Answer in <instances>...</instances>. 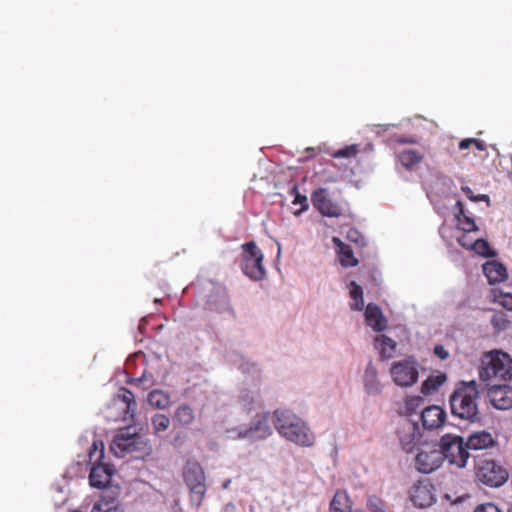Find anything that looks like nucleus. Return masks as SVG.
Here are the masks:
<instances>
[{
    "instance_id": "f257e3e1",
    "label": "nucleus",
    "mask_w": 512,
    "mask_h": 512,
    "mask_svg": "<svg viewBox=\"0 0 512 512\" xmlns=\"http://www.w3.org/2000/svg\"><path fill=\"white\" fill-rule=\"evenodd\" d=\"M479 385L475 380L459 381L449 397L453 416L466 421H474L479 414Z\"/></svg>"
},
{
    "instance_id": "f03ea898",
    "label": "nucleus",
    "mask_w": 512,
    "mask_h": 512,
    "mask_svg": "<svg viewBox=\"0 0 512 512\" xmlns=\"http://www.w3.org/2000/svg\"><path fill=\"white\" fill-rule=\"evenodd\" d=\"M274 427L277 432L290 442L299 446L310 447L314 443V435L306 423L288 409H277L273 412Z\"/></svg>"
},
{
    "instance_id": "7ed1b4c3",
    "label": "nucleus",
    "mask_w": 512,
    "mask_h": 512,
    "mask_svg": "<svg viewBox=\"0 0 512 512\" xmlns=\"http://www.w3.org/2000/svg\"><path fill=\"white\" fill-rule=\"evenodd\" d=\"M110 449L115 456L121 458L129 454H136L135 458H140L151 452L148 441L132 431L131 427H125L118 431L112 440Z\"/></svg>"
},
{
    "instance_id": "20e7f679",
    "label": "nucleus",
    "mask_w": 512,
    "mask_h": 512,
    "mask_svg": "<svg viewBox=\"0 0 512 512\" xmlns=\"http://www.w3.org/2000/svg\"><path fill=\"white\" fill-rule=\"evenodd\" d=\"M182 476L189 489L190 503L197 509L200 508L207 492L206 475L203 467L198 461L189 459L183 466Z\"/></svg>"
},
{
    "instance_id": "39448f33",
    "label": "nucleus",
    "mask_w": 512,
    "mask_h": 512,
    "mask_svg": "<svg viewBox=\"0 0 512 512\" xmlns=\"http://www.w3.org/2000/svg\"><path fill=\"white\" fill-rule=\"evenodd\" d=\"M89 462L92 468L89 475L90 485L94 488L102 489L111 482L113 475L112 466L103 463L104 444L102 441H94L89 449Z\"/></svg>"
},
{
    "instance_id": "423d86ee",
    "label": "nucleus",
    "mask_w": 512,
    "mask_h": 512,
    "mask_svg": "<svg viewBox=\"0 0 512 512\" xmlns=\"http://www.w3.org/2000/svg\"><path fill=\"white\" fill-rule=\"evenodd\" d=\"M480 379L484 382L497 378L508 381L512 379V360L507 353L490 352L483 360V366L479 371Z\"/></svg>"
},
{
    "instance_id": "0eeeda50",
    "label": "nucleus",
    "mask_w": 512,
    "mask_h": 512,
    "mask_svg": "<svg viewBox=\"0 0 512 512\" xmlns=\"http://www.w3.org/2000/svg\"><path fill=\"white\" fill-rule=\"evenodd\" d=\"M440 451L443 460L457 468H465L470 458L469 448L462 436L454 434H444L439 442Z\"/></svg>"
},
{
    "instance_id": "6e6552de",
    "label": "nucleus",
    "mask_w": 512,
    "mask_h": 512,
    "mask_svg": "<svg viewBox=\"0 0 512 512\" xmlns=\"http://www.w3.org/2000/svg\"><path fill=\"white\" fill-rule=\"evenodd\" d=\"M240 267L250 279L260 281L265 278L266 270L263 265L264 255L254 241L244 243L242 246Z\"/></svg>"
},
{
    "instance_id": "1a4fd4ad",
    "label": "nucleus",
    "mask_w": 512,
    "mask_h": 512,
    "mask_svg": "<svg viewBox=\"0 0 512 512\" xmlns=\"http://www.w3.org/2000/svg\"><path fill=\"white\" fill-rule=\"evenodd\" d=\"M477 479L490 487H500L508 480V471L492 459H480L475 467Z\"/></svg>"
},
{
    "instance_id": "9d476101",
    "label": "nucleus",
    "mask_w": 512,
    "mask_h": 512,
    "mask_svg": "<svg viewBox=\"0 0 512 512\" xmlns=\"http://www.w3.org/2000/svg\"><path fill=\"white\" fill-rule=\"evenodd\" d=\"M234 439H247L249 441L264 440L272 435L269 424V413H258L254 416L249 426L232 429Z\"/></svg>"
},
{
    "instance_id": "9b49d317",
    "label": "nucleus",
    "mask_w": 512,
    "mask_h": 512,
    "mask_svg": "<svg viewBox=\"0 0 512 512\" xmlns=\"http://www.w3.org/2000/svg\"><path fill=\"white\" fill-rule=\"evenodd\" d=\"M390 374L396 385L401 387L412 386L417 382L419 376L417 362L412 356L394 362L390 368Z\"/></svg>"
},
{
    "instance_id": "f8f14e48",
    "label": "nucleus",
    "mask_w": 512,
    "mask_h": 512,
    "mask_svg": "<svg viewBox=\"0 0 512 512\" xmlns=\"http://www.w3.org/2000/svg\"><path fill=\"white\" fill-rule=\"evenodd\" d=\"M313 207L325 217L338 218L343 215V207L333 200L325 188H318L311 193Z\"/></svg>"
},
{
    "instance_id": "ddd939ff",
    "label": "nucleus",
    "mask_w": 512,
    "mask_h": 512,
    "mask_svg": "<svg viewBox=\"0 0 512 512\" xmlns=\"http://www.w3.org/2000/svg\"><path fill=\"white\" fill-rule=\"evenodd\" d=\"M443 461L440 449L421 450L415 457V467L419 472L429 474L437 470Z\"/></svg>"
},
{
    "instance_id": "4468645a",
    "label": "nucleus",
    "mask_w": 512,
    "mask_h": 512,
    "mask_svg": "<svg viewBox=\"0 0 512 512\" xmlns=\"http://www.w3.org/2000/svg\"><path fill=\"white\" fill-rule=\"evenodd\" d=\"M433 490L428 480L418 481L410 489V499L419 508L430 507L436 500Z\"/></svg>"
},
{
    "instance_id": "2eb2a0df",
    "label": "nucleus",
    "mask_w": 512,
    "mask_h": 512,
    "mask_svg": "<svg viewBox=\"0 0 512 512\" xmlns=\"http://www.w3.org/2000/svg\"><path fill=\"white\" fill-rule=\"evenodd\" d=\"M401 447L406 452H411L420 441V433L415 423L405 421L397 430Z\"/></svg>"
},
{
    "instance_id": "dca6fc26",
    "label": "nucleus",
    "mask_w": 512,
    "mask_h": 512,
    "mask_svg": "<svg viewBox=\"0 0 512 512\" xmlns=\"http://www.w3.org/2000/svg\"><path fill=\"white\" fill-rule=\"evenodd\" d=\"M446 420V412L436 405H431L421 411V422L426 430H435L442 427Z\"/></svg>"
},
{
    "instance_id": "f3484780",
    "label": "nucleus",
    "mask_w": 512,
    "mask_h": 512,
    "mask_svg": "<svg viewBox=\"0 0 512 512\" xmlns=\"http://www.w3.org/2000/svg\"><path fill=\"white\" fill-rule=\"evenodd\" d=\"M492 405L499 410L512 407V387L508 385H493L489 390Z\"/></svg>"
},
{
    "instance_id": "a211bd4d",
    "label": "nucleus",
    "mask_w": 512,
    "mask_h": 512,
    "mask_svg": "<svg viewBox=\"0 0 512 512\" xmlns=\"http://www.w3.org/2000/svg\"><path fill=\"white\" fill-rule=\"evenodd\" d=\"M469 450L478 451L494 448L498 445L496 438L488 431L481 430L471 433L466 439Z\"/></svg>"
},
{
    "instance_id": "6ab92c4d",
    "label": "nucleus",
    "mask_w": 512,
    "mask_h": 512,
    "mask_svg": "<svg viewBox=\"0 0 512 512\" xmlns=\"http://www.w3.org/2000/svg\"><path fill=\"white\" fill-rule=\"evenodd\" d=\"M364 315L366 324L374 331L381 332L386 329L387 321L376 304L369 303L366 306Z\"/></svg>"
},
{
    "instance_id": "aec40b11",
    "label": "nucleus",
    "mask_w": 512,
    "mask_h": 512,
    "mask_svg": "<svg viewBox=\"0 0 512 512\" xmlns=\"http://www.w3.org/2000/svg\"><path fill=\"white\" fill-rule=\"evenodd\" d=\"M332 242L336 247L337 256L341 266L348 268L358 265V259L354 256L350 245L344 243L338 237H333Z\"/></svg>"
},
{
    "instance_id": "412c9836",
    "label": "nucleus",
    "mask_w": 512,
    "mask_h": 512,
    "mask_svg": "<svg viewBox=\"0 0 512 512\" xmlns=\"http://www.w3.org/2000/svg\"><path fill=\"white\" fill-rule=\"evenodd\" d=\"M117 400L122 402L124 405L123 419L125 421L133 422L137 408V403L133 392L127 388L122 387L119 391V394L117 395Z\"/></svg>"
},
{
    "instance_id": "4be33fe9",
    "label": "nucleus",
    "mask_w": 512,
    "mask_h": 512,
    "mask_svg": "<svg viewBox=\"0 0 512 512\" xmlns=\"http://www.w3.org/2000/svg\"><path fill=\"white\" fill-rule=\"evenodd\" d=\"M483 272L488 279L489 284L500 283L507 279L506 267L498 261H490L483 265Z\"/></svg>"
},
{
    "instance_id": "5701e85b",
    "label": "nucleus",
    "mask_w": 512,
    "mask_h": 512,
    "mask_svg": "<svg viewBox=\"0 0 512 512\" xmlns=\"http://www.w3.org/2000/svg\"><path fill=\"white\" fill-rule=\"evenodd\" d=\"M456 208L457 212L455 213V218L457 220L458 229L465 233L477 232L479 228L476 225L473 217L466 213L462 201L458 200L456 202Z\"/></svg>"
},
{
    "instance_id": "b1692460",
    "label": "nucleus",
    "mask_w": 512,
    "mask_h": 512,
    "mask_svg": "<svg viewBox=\"0 0 512 512\" xmlns=\"http://www.w3.org/2000/svg\"><path fill=\"white\" fill-rule=\"evenodd\" d=\"M196 419L194 409L187 403L180 404L174 411L173 421L180 427L191 426Z\"/></svg>"
},
{
    "instance_id": "393cba45",
    "label": "nucleus",
    "mask_w": 512,
    "mask_h": 512,
    "mask_svg": "<svg viewBox=\"0 0 512 512\" xmlns=\"http://www.w3.org/2000/svg\"><path fill=\"white\" fill-rule=\"evenodd\" d=\"M375 346L379 350L381 359L387 360L394 356L397 343L386 335H378L375 338Z\"/></svg>"
},
{
    "instance_id": "a878e982",
    "label": "nucleus",
    "mask_w": 512,
    "mask_h": 512,
    "mask_svg": "<svg viewBox=\"0 0 512 512\" xmlns=\"http://www.w3.org/2000/svg\"><path fill=\"white\" fill-rule=\"evenodd\" d=\"M330 512H352V502L346 491H336L330 503Z\"/></svg>"
},
{
    "instance_id": "bb28decb",
    "label": "nucleus",
    "mask_w": 512,
    "mask_h": 512,
    "mask_svg": "<svg viewBox=\"0 0 512 512\" xmlns=\"http://www.w3.org/2000/svg\"><path fill=\"white\" fill-rule=\"evenodd\" d=\"M398 159L403 167L411 170L422 162L424 155L415 149H404L403 151L399 152Z\"/></svg>"
},
{
    "instance_id": "cd10ccee",
    "label": "nucleus",
    "mask_w": 512,
    "mask_h": 512,
    "mask_svg": "<svg viewBox=\"0 0 512 512\" xmlns=\"http://www.w3.org/2000/svg\"><path fill=\"white\" fill-rule=\"evenodd\" d=\"M148 403L156 409H166L170 405V395L163 390H152L147 397Z\"/></svg>"
},
{
    "instance_id": "c85d7f7f",
    "label": "nucleus",
    "mask_w": 512,
    "mask_h": 512,
    "mask_svg": "<svg viewBox=\"0 0 512 512\" xmlns=\"http://www.w3.org/2000/svg\"><path fill=\"white\" fill-rule=\"evenodd\" d=\"M349 295L353 302L350 304L352 310L361 311L364 308L363 289L355 281H351L348 285Z\"/></svg>"
},
{
    "instance_id": "c756f323",
    "label": "nucleus",
    "mask_w": 512,
    "mask_h": 512,
    "mask_svg": "<svg viewBox=\"0 0 512 512\" xmlns=\"http://www.w3.org/2000/svg\"><path fill=\"white\" fill-rule=\"evenodd\" d=\"M364 383L368 393H378L380 391L377 370L372 364H369L365 370Z\"/></svg>"
},
{
    "instance_id": "7c9ffc66",
    "label": "nucleus",
    "mask_w": 512,
    "mask_h": 512,
    "mask_svg": "<svg viewBox=\"0 0 512 512\" xmlns=\"http://www.w3.org/2000/svg\"><path fill=\"white\" fill-rule=\"evenodd\" d=\"M153 433L158 435L165 432L170 426V419L164 414L157 413L151 418Z\"/></svg>"
},
{
    "instance_id": "2f4dec72",
    "label": "nucleus",
    "mask_w": 512,
    "mask_h": 512,
    "mask_svg": "<svg viewBox=\"0 0 512 512\" xmlns=\"http://www.w3.org/2000/svg\"><path fill=\"white\" fill-rule=\"evenodd\" d=\"M493 300L505 309L512 311V294L505 293L500 289H493Z\"/></svg>"
},
{
    "instance_id": "473e14b6",
    "label": "nucleus",
    "mask_w": 512,
    "mask_h": 512,
    "mask_svg": "<svg viewBox=\"0 0 512 512\" xmlns=\"http://www.w3.org/2000/svg\"><path fill=\"white\" fill-rule=\"evenodd\" d=\"M472 246V250L481 256L492 257L495 255V253L491 250L489 243L482 238L474 240Z\"/></svg>"
},
{
    "instance_id": "72a5a7b5",
    "label": "nucleus",
    "mask_w": 512,
    "mask_h": 512,
    "mask_svg": "<svg viewBox=\"0 0 512 512\" xmlns=\"http://www.w3.org/2000/svg\"><path fill=\"white\" fill-rule=\"evenodd\" d=\"M358 153H359V145L351 144V145L345 146L342 149L335 151L332 154V157L333 158H353V157H356Z\"/></svg>"
},
{
    "instance_id": "f704fd0d",
    "label": "nucleus",
    "mask_w": 512,
    "mask_h": 512,
    "mask_svg": "<svg viewBox=\"0 0 512 512\" xmlns=\"http://www.w3.org/2000/svg\"><path fill=\"white\" fill-rule=\"evenodd\" d=\"M424 399L421 396H409L405 400V409L408 414L416 413L422 406Z\"/></svg>"
},
{
    "instance_id": "c9c22d12",
    "label": "nucleus",
    "mask_w": 512,
    "mask_h": 512,
    "mask_svg": "<svg viewBox=\"0 0 512 512\" xmlns=\"http://www.w3.org/2000/svg\"><path fill=\"white\" fill-rule=\"evenodd\" d=\"M290 194L294 196L293 204L294 205L300 204L302 206L299 213L308 209L309 205H308L307 197L305 195H302L299 193L297 184H295L291 188Z\"/></svg>"
},
{
    "instance_id": "e433bc0d",
    "label": "nucleus",
    "mask_w": 512,
    "mask_h": 512,
    "mask_svg": "<svg viewBox=\"0 0 512 512\" xmlns=\"http://www.w3.org/2000/svg\"><path fill=\"white\" fill-rule=\"evenodd\" d=\"M491 324L497 331H501L506 329L509 321L505 313L499 312L495 313L491 318Z\"/></svg>"
},
{
    "instance_id": "4c0bfd02",
    "label": "nucleus",
    "mask_w": 512,
    "mask_h": 512,
    "mask_svg": "<svg viewBox=\"0 0 512 512\" xmlns=\"http://www.w3.org/2000/svg\"><path fill=\"white\" fill-rule=\"evenodd\" d=\"M461 190L466 195V197L473 202L485 201L489 203L490 201L489 196L486 194L474 195L472 189L468 186H462Z\"/></svg>"
},
{
    "instance_id": "58836bf2",
    "label": "nucleus",
    "mask_w": 512,
    "mask_h": 512,
    "mask_svg": "<svg viewBox=\"0 0 512 512\" xmlns=\"http://www.w3.org/2000/svg\"><path fill=\"white\" fill-rule=\"evenodd\" d=\"M91 512H123L116 505H113L109 502H100L93 506Z\"/></svg>"
},
{
    "instance_id": "ea45409f",
    "label": "nucleus",
    "mask_w": 512,
    "mask_h": 512,
    "mask_svg": "<svg viewBox=\"0 0 512 512\" xmlns=\"http://www.w3.org/2000/svg\"><path fill=\"white\" fill-rule=\"evenodd\" d=\"M442 383L443 380H440L439 377L436 379L428 378L422 384V391L429 392L431 389H437Z\"/></svg>"
},
{
    "instance_id": "a19ab883",
    "label": "nucleus",
    "mask_w": 512,
    "mask_h": 512,
    "mask_svg": "<svg viewBox=\"0 0 512 512\" xmlns=\"http://www.w3.org/2000/svg\"><path fill=\"white\" fill-rule=\"evenodd\" d=\"M368 506L373 512H385L384 503L378 499H370Z\"/></svg>"
},
{
    "instance_id": "79ce46f5",
    "label": "nucleus",
    "mask_w": 512,
    "mask_h": 512,
    "mask_svg": "<svg viewBox=\"0 0 512 512\" xmlns=\"http://www.w3.org/2000/svg\"><path fill=\"white\" fill-rule=\"evenodd\" d=\"M474 512H501L493 503H484L476 507Z\"/></svg>"
},
{
    "instance_id": "37998d69",
    "label": "nucleus",
    "mask_w": 512,
    "mask_h": 512,
    "mask_svg": "<svg viewBox=\"0 0 512 512\" xmlns=\"http://www.w3.org/2000/svg\"><path fill=\"white\" fill-rule=\"evenodd\" d=\"M392 141L399 144H416L418 139L416 137L394 136Z\"/></svg>"
},
{
    "instance_id": "c03bdc74",
    "label": "nucleus",
    "mask_w": 512,
    "mask_h": 512,
    "mask_svg": "<svg viewBox=\"0 0 512 512\" xmlns=\"http://www.w3.org/2000/svg\"><path fill=\"white\" fill-rule=\"evenodd\" d=\"M457 242L459 243V245L465 249H471L472 250V245H473V241L470 240L468 238L467 235H462L460 237L457 238Z\"/></svg>"
},
{
    "instance_id": "a18cd8bd",
    "label": "nucleus",
    "mask_w": 512,
    "mask_h": 512,
    "mask_svg": "<svg viewBox=\"0 0 512 512\" xmlns=\"http://www.w3.org/2000/svg\"><path fill=\"white\" fill-rule=\"evenodd\" d=\"M434 353L442 360L448 358L449 353L445 350L442 345H436L434 347Z\"/></svg>"
},
{
    "instance_id": "49530a36",
    "label": "nucleus",
    "mask_w": 512,
    "mask_h": 512,
    "mask_svg": "<svg viewBox=\"0 0 512 512\" xmlns=\"http://www.w3.org/2000/svg\"><path fill=\"white\" fill-rule=\"evenodd\" d=\"M472 145L479 151H485L486 150V145L484 143V141L480 140V139H476V138H473V142H472Z\"/></svg>"
},
{
    "instance_id": "de8ad7c7",
    "label": "nucleus",
    "mask_w": 512,
    "mask_h": 512,
    "mask_svg": "<svg viewBox=\"0 0 512 512\" xmlns=\"http://www.w3.org/2000/svg\"><path fill=\"white\" fill-rule=\"evenodd\" d=\"M473 138H466L460 141L459 143V149L465 150L468 149L470 146H472Z\"/></svg>"
},
{
    "instance_id": "09e8293b",
    "label": "nucleus",
    "mask_w": 512,
    "mask_h": 512,
    "mask_svg": "<svg viewBox=\"0 0 512 512\" xmlns=\"http://www.w3.org/2000/svg\"><path fill=\"white\" fill-rule=\"evenodd\" d=\"M248 399H249V395L248 394H245L244 396L241 397V402H242V405L243 407L248 411L250 412L253 407L250 406L249 402H248Z\"/></svg>"
},
{
    "instance_id": "8fccbe9b",
    "label": "nucleus",
    "mask_w": 512,
    "mask_h": 512,
    "mask_svg": "<svg viewBox=\"0 0 512 512\" xmlns=\"http://www.w3.org/2000/svg\"><path fill=\"white\" fill-rule=\"evenodd\" d=\"M508 512H512V507L508 510Z\"/></svg>"
}]
</instances>
